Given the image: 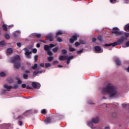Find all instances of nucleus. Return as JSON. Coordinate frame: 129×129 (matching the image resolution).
<instances>
[{"label": "nucleus", "mask_w": 129, "mask_h": 129, "mask_svg": "<svg viewBox=\"0 0 129 129\" xmlns=\"http://www.w3.org/2000/svg\"><path fill=\"white\" fill-rule=\"evenodd\" d=\"M102 90L103 94L108 95L109 97H115L116 94H117V92L116 90H115L114 86L111 84H109L107 85L106 87L103 88Z\"/></svg>", "instance_id": "obj_1"}, {"label": "nucleus", "mask_w": 129, "mask_h": 129, "mask_svg": "<svg viewBox=\"0 0 129 129\" xmlns=\"http://www.w3.org/2000/svg\"><path fill=\"white\" fill-rule=\"evenodd\" d=\"M21 57L19 55H16L13 57L11 59V62L14 63V68L15 69H19L21 68Z\"/></svg>", "instance_id": "obj_2"}, {"label": "nucleus", "mask_w": 129, "mask_h": 129, "mask_svg": "<svg viewBox=\"0 0 129 129\" xmlns=\"http://www.w3.org/2000/svg\"><path fill=\"white\" fill-rule=\"evenodd\" d=\"M124 40V37L121 36L120 39H117V42H113V43L106 44H105V46L108 47L109 46H112V47H115V46H117V45H120V44H122Z\"/></svg>", "instance_id": "obj_3"}, {"label": "nucleus", "mask_w": 129, "mask_h": 129, "mask_svg": "<svg viewBox=\"0 0 129 129\" xmlns=\"http://www.w3.org/2000/svg\"><path fill=\"white\" fill-rule=\"evenodd\" d=\"M57 45V44H50L49 45H45L44 46V49L45 51H46L47 52V55L49 56H52L53 55V53H52V51H50V48H54L55 46Z\"/></svg>", "instance_id": "obj_4"}, {"label": "nucleus", "mask_w": 129, "mask_h": 129, "mask_svg": "<svg viewBox=\"0 0 129 129\" xmlns=\"http://www.w3.org/2000/svg\"><path fill=\"white\" fill-rule=\"evenodd\" d=\"M99 120L98 116L94 117L92 119L91 121L88 122L87 125H89V126H90L92 128L93 123H98V122H99Z\"/></svg>", "instance_id": "obj_5"}, {"label": "nucleus", "mask_w": 129, "mask_h": 129, "mask_svg": "<svg viewBox=\"0 0 129 129\" xmlns=\"http://www.w3.org/2000/svg\"><path fill=\"white\" fill-rule=\"evenodd\" d=\"M112 33L114 34L115 35H116V36H122V37H124L125 39H126V38H128L129 37L128 33H123L122 32L114 31H112Z\"/></svg>", "instance_id": "obj_6"}, {"label": "nucleus", "mask_w": 129, "mask_h": 129, "mask_svg": "<svg viewBox=\"0 0 129 129\" xmlns=\"http://www.w3.org/2000/svg\"><path fill=\"white\" fill-rule=\"evenodd\" d=\"M25 50V55L26 56L27 59H31V55L30 54H32V51H29V49L27 48H24Z\"/></svg>", "instance_id": "obj_7"}, {"label": "nucleus", "mask_w": 129, "mask_h": 129, "mask_svg": "<svg viewBox=\"0 0 129 129\" xmlns=\"http://www.w3.org/2000/svg\"><path fill=\"white\" fill-rule=\"evenodd\" d=\"M79 37V35L75 34L72 36V38L70 39V42L71 44H73L75 41H77V38Z\"/></svg>", "instance_id": "obj_8"}, {"label": "nucleus", "mask_w": 129, "mask_h": 129, "mask_svg": "<svg viewBox=\"0 0 129 129\" xmlns=\"http://www.w3.org/2000/svg\"><path fill=\"white\" fill-rule=\"evenodd\" d=\"M32 86L33 88H35L36 89H39L40 87H41V84L37 82H32Z\"/></svg>", "instance_id": "obj_9"}, {"label": "nucleus", "mask_w": 129, "mask_h": 129, "mask_svg": "<svg viewBox=\"0 0 129 129\" xmlns=\"http://www.w3.org/2000/svg\"><path fill=\"white\" fill-rule=\"evenodd\" d=\"M95 51L96 52H99V53H102L103 52V50L101 49V47L98 46L95 47Z\"/></svg>", "instance_id": "obj_10"}, {"label": "nucleus", "mask_w": 129, "mask_h": 129, "mask_svg": "<svg viewBox=\"0 0 129 129\" xmlns=\"http://www.w3.org/2000/svg\"><path fill=\"white\" fill-rule=\"evenodd\" d=\"M68 56L67 55H61L59 57V60L60 61H63L64 60H66L67 59H68Z\"/></svg>", "instance_id": "obj_11"}, {"label": "nucleus", "mask_w": 129, "mask_h": 129, "mask_svg": "<svg viewBox=\"0 0 129 129\" xmlns=\"http://www.w3.org/2000/svg\"><path fill=\"white\" fill-rule=\"evenodd\" d=\"M4 88H5V89H7L8 91H11V90L12 89V88H13V86L5 85H4Z\"/></svg>", "instance_id": "obj_12"}, {"label": "nucleus", "mask_w": 129, "mask_h": 129, "mask_svg": "<svg viewBox=\"0 0 129 129\" xmlns=\"http://www.w3.org/2000/svg\"><path fill=\"white\" fill-rule=\"evenodd\" d=\"M48 39L50 41L52 42L54 41V37L52 36V34H50L48 35Z\"/></svg>", "instance_id": "obj_13"}, {"label": "nucleus", "mask_w": 129, "mask_h": 129, "mask_svg": "<svg viewBox=\"0 0 129 129\" xmlns=\"http://www.w3.org/2000/svg\"><path fill=\"white\" fill-rule=\"evenodd\" d=\"M61 35H63V32L61 30L58 31L56 33V38H57L58 36H61Z\"/></svg>", "instance_id": "obj_14"}, {"label": "nucleus", "mask_w": 129, "mask_h": 129, "mask_svg": "<svg viewBox=\"0 0 129 129\" xmlns=\"http://www.w3.org/2000/svg\"><path fill=\"white\" fill-rule=\"evenodd\" d=\"M74 56H69L68 57V59H67L66 60H67V64H69V63H70V60H72V59H73Z\"/></svg>", "instance_id": "obj_15"}, {"label": "nucleus", "mask_w": 129, "mask_h": 129, "mask_svg": "<svg viewBox=\"0 0 129 129\" xmlns=\"http://www.w3.org/2000/svg\"><path fill=\"white\" fill-rule=\"evenodd\" d=\"M7 51L8 54H13V49L11 48H8Z\"/></svg>", "instance_id": "obj_16"}, {"label": "nucleus", "mask_w": 129, "mask_h": 129, "mask_svg": "<svg viewBox=\"0 0 129 129\" xmlns=\"http://www.w3.org/2000/svg\"><path fill=\"white\" fill-rule=\"evenodd\" d=\"M124 30L126 31V32L129 31V24H127L124 27Z\"/></svg>", "instance_id": "obj_17"}, {"label": "nucleus", "mask_w": 129, "mask_h": 129, "mask_svg": "<svg viewBox=\"0 0 129 129\" xmlns=\"http://www.w3.org/2000/svg\"><path fill=\"white\" fill-rule=\"evenodd\" d=\"M44 121L45 123H50L51 122V119L50 118H46Z\"/></svg>", "instance_id": "obj_18"}, {"label": "nucleus", "mask_w": 129, "mask_h": 129, "mask_svg": "<svg viewBox=\"0 0 129 129\" xmlns=\"http://www.w3.org/2000/svg\"><path fill=\"white\" fill-rule=\"evenodd\" d=\"M115 62H116V64L118 66L120 65V64L121 63V62L119 61V59H118V58H116L115 59Z\"/></svg>", "instance_id": "obj_19"}, {"label": "nucleus", "mask_w": 129, "mask_h": 129, "mask_svg": "<svg viewBox=\"0 0 129 129\" xmlns=\"http://www.w3.org/2000/svg\"><path fill=\"white\" fill-rule=\"evenodd\" d=\"M53 59H54V57L53 56H49L47 57V60L48 62H51V61H53Z\"/></svg>", "instance_id": "obj_20"}, {"label": "nucleus", "mask_w": 129, "mask_h": 129, "mask_svg": "<svg viewBox=\"0 0 129 129\" xmlns=\"http://www.w3.org/2000/svg\"><path fill=\"white\" fill-rule=\"evenodd\" d=\"M2 27L4 31H8V27L6 24H4Z\"/></svg>", "instance_id": "obj_21"}, {"label": "nucleus", "mask_w": 129, "mask_h": 129, "mask_svg": "<svg viewBox=\"0 0 129 129\" xmlns=\"http://www.w3.org/2000/svg\"><path fill=\"white\" fill-rule=\"evenodd\" d=\"M58 49H59V47H56L55 48H53L52 51H53V52H54V53H56V52H57V51H58Z\"/></svg>", "instance_id": "obj_22"}, {"label": "nucleus", "mask_w": 129, "mask_h": 129, "mask_svg": "<svg viewBox=\"0 0 129 129\" xmlns=\"http://www.w3.org/2000/svg\"><path fill=\"white\" fill-rule=\"evenodd\" d=\"M34 36H35V37H37V38H41L40 34L34 33Z\"/></svg>", "instance_id": "obj_23"}, {"label": "nucleus", "mask_w": 129, "mask_h": 129, "mask_svg": "<svg viewBox=\"0 0 129 129\" xmlns=\"http://www.w3.org/2000/svg\"><path fill=\"white\" fill-rule=\"evenodd\" d=\"M0 76L1 77H5V76H6V73L4 72H1L0 73Z\"/></svg>", "instance_id": "obj_24"}, {"label": "nucleus", "mask_w": 129, "mask_h": 129, "mask_svg": "<svg viewBox=\"0 0 129 129\" xmlns=\"http://www.w3.org/2000/svg\"><path fill=\"white\" fill-rule=\"evenodd\" d=\"M49 67H51V63H45V68H48Z\"/></svg>", "instance_id": "obj_25"}, {"label": "nucleus", "mask_w": 129, "mask_h": 129, "mask_svg": "<svg viewBox=\"0 0 129 129\" xmlns=\"http://www.w3.org/2000/svg\"><path fill=\"white\" fill-rule=\"evenodd\" d=\"M69 51L70 52H73L74 51H75V49L73 48L72 47L70 46L69 47Z\"/></svg>", "instance_id": "obj_26"}, {"label": "nucleus", "mask_w": 129, "mask_h": 129, "mask_svg": "<svg viewBox=\"0 0 129 129\" xmlns=\"http://www.w3.org/2000/svg\"><path fill=\"white\" fill-rule=\"evenodd\" d=\"M22 77L24 79H28V75L23 74Z\"/></svg>", "instance_id": "obj_27"}, {"label": "nucleus", "mask_w": 129, "mask_h": 129, "mask_svg": "<svg viewBox=\"0 0 129 129\" xmlns=\"http://www.w3.org/2000/svg\"><path fill=\"white\" fill-rule=\"evenodd\" d=\"M56 40L57 41V42H58L59 43H60V42H62V38H60V37H57L56 38Z\"/></svg>", "instance_id": "obj_28"}, {"label": "nucleus", "mask_w": 129, "mask_h": 129, "mask_svg": "<svg viewBox=\"0 0 129 129\" xmlns=\"http://www.w3.org/2000/svg\"><path fill=\"white\" fill-rule=\"evenodd\" d=\"M5 38H6L7 40L10 39V35L9 34H5Z\"/></svg>", "instance_id": "obj_29"}, {"label": "nucleus", "mask_w": 129, "mask_h": 129, "mask_svg": "<svg viewBox=\"0 0 129 129\" xmlns=\"http://www.w3.org/2000/svg\"><path fill=\"white\" fill-rule=\"evenodd\" d=\"M38 67V64L37 63L34 64V66L32 67V69H36Z\"/></svg>", "instance_id": "obj_30"}, {"label": "nucleus", "mask_w": 129, "mask_h": 129, "mask_svg": "<svg viewBox=\"0 0 129 129\" xmlns=\"http://www.w3.org/2000/svg\"><path fill=\"white\" fill-rule=\"evenodd\" d=\"M38 55H35L34 56V61L35 62H37L38 61Z\"/></svg>", "instance_id": "obj_31"}, {"label": "nucleus", "mask_w": 129, "mask_h": 129, "mask_svg": "<svg viewBox=\"0 0 129 129\" xmlns=\"http://www.w3.org/2000/svg\"><path fill=\"white\" fill-rule=\"evenodd\" d=\"M80 43H79V42H75V46L76 47H78V46H80Z\"/></svg>", "instance_id": "obj_32"}, {"label": "nucleus", "mask_w": 129, "mask_h": 129, "mask_svg": "<svg viewBox=\"0 0 129 129\" xmlns=\"http://www.w3.org/2000/svg\"><path fill=\"white\" fill-rule=\"evenodd\" d=\"M61 52H62V54H67V50H66V49H62L61 50Z\"/></svg>", "instance_id": "obj_33"}, {"label": "nucleus", "mask_w": 129, "mask_h": 129, "mask_svg": "<svg viewBox=\"0 0 129 129\" xmlns=\"http://www.w3.org/2000/svg\"><path fill=\"white\" fill-rule=\"evenodd\" d=\"M6 44V42H5V41H2L1 42H0V45H1L2 46L5 45Z\"/></svg>", "instance_id": "obj_34"}, {"label": "nucleus", "mask_w": 129, "mask_h": 129, "mask_svg": "<svg viewBox=\"0 0 129 129\" xmlns=\"http://www.w3.org/2000/svg\"><path fill=\"white\" fill-rule=\"evenodd\" d=\"M98 41H100V42H102V37H101V36H99L98 37Z\"/></svg>", "instance_id": "obj_35"}, {"label": "nucleus", "mask_w": 129, "mask_h": 129, "mask_svg": "<svg viewBox=\"0 0 129 129\" xmlns=\"http://www.w3.org/2000/svg\"><path fill=\"white\" fill-rule=\"evenodd\" d=\"M82 52H83V50L81 49L80 50L77 51V54H81V53H82Z\"/></svg>", "instance_id": "obj_36"}, {"label": "nucleus", "mask_w": 129, "mask_h": 129, "mask_svg": "<svg viewBox=\"0 0 129 129\" xmlns=\"http://www.w3.org/2000/svg\"><path fill=\"white\" fill-rule=\"evenodd\" d=\"M41 113L45 114V113H46V109H42L41 110Z\"/></svg>", "instance_id": "obj_37"}, {"label": "nucleus", "mask_w": 129, "mask_h": 129, "mask_svg": "<svg viewBox=\"0 0 129 129\" xmlns=\"http://www.w3.org/2000/svg\"><path fill=\"white\" fill-rule=\"evenodd\" d=\"M32 52L33 53H34V54H36V53H37V49L34 48L32 50Z\"/></svg>", "instance_id": "obj_38"}, {"label": "nucleus", "mask_w": 129, "mask_h": 129, "mask_svg": "<svg viewBox=\"0 0 129 129\" xmlns=\"http://www.w3.org/2000/svg\"><path fill=\"white\" fill-rule=\"evenodd\" d=\"M24 118V116H19L17 117V119H23Z\"/></svg>", "instance_id": "obj_39"}, {"label": "nucleus", "mask_w": 129, "mask_h": 129, "mask_svg": "<svg viewBox=\"0 0 129 129\" xmlns=\"http://www.w3.org/2000/svg\"><path fill=\"white\" fill-rule=\"evenodd\" d=\"M18 87H19V85H15L14 87H13V88H14V89H17V88H18Z\"/></svg>", "instance_id": "obj_40"}, {"label": "nucleus", "mask_w": 129, "mask_h": 129, "mask_svg": "<svg viewBox=\"0 0 129 129\" xmlns=\"http://www.w3.org/2000/svg\"><path fill=\"white\" fill-rule=\"evenodd\" d=\"M26 88H27V89H33V87H31L30 86H27L26 87Z\"/></svg>", "instance_id": "obj_41"}, {"label": "nucleus", "mask_w": 129, "mask_h": 129, "mask_svg": "<svg viewBox=\"0 0 129 129\" xmlns=\"http://www.w3.org/2000/svg\"><path fill=\"white\" fill-rule=\"evenodd\" d=\"M115 2H116V0H110V2L111 4H114L115 3Z\"/></svg>", "instance_id": "obj_42"}, {"label": "nucleus", "mask_w": 129, "mask_h": 129, "mask_svg": "<svg viewBox=\"0 0 129 129\" xmlns=\"http://www.w3.org/2000/svg\"><path fill=\"white\" fill-rule=\"evenodd\" d=\"M26 87H27V85H26L25 84H23L22 85V88H26Z\"/></svg>", "instance_id": "obj_43"}, {"label": "nucleus", "mask_w": 129, "mask_h": 129, "mask_svg": "<svg viewBox=\"0 0 129 129\" xmlns=\"http://www.w3.org/2000/svg\"><path fill=\"white\" fill-rule=\"evenodd\" d=\"M18 124H19V125H20V126L22 125H23V122H22L21 121H19V123H18Z\"/></svg>", "instance_id": "obj_44"}, {"label": "nucleus", "mask_w": 129, "mask_h": 129, "mask_svg": "<svg viewBox=\"0 0 129 129\" xmlns=\"http://www.w3.org/2000/svg\"><path fill=\"white\" fill-rule=\"evenodd\" d=\"M58 63H59V61H58L57 60H55V61H53V64H58Z\"/></svg>", "instance_id": "obj_45"}, {"label": "nucleus", "mask_w": 129, "mask_h": 129, "mask_svg": "<svg viewBox=\"0 0 129 129\" xmlns=\"http://www.w3.org/2000/svg\"><path fill=\"white\" fill-rule=\"evenodd\" d=\"M80 44H82V45L85 44V42L83 41V40L80 41Z\"/></svg>", "instance_id": "obj_46"}, {"label": "nucleus", "mask_w": 129, "mask_h": 129, "mask_svg": "<svg viewBox=\"0 0 129 129\" xmlns=\"http://www.w3.org/2000/svg\"><path fill=\"white\" fill-rule=\"evenodd\" d=\"M13 37H14V38H16V37H17V34L16 33H14L12 34Z\"/></svg>", "instance_id": "obj_47"}, {"label": "nucleus", "mask_w": 129, "mask_h": 129, "mask_svg": "<svg viewBox=\"0 0 129 129\" xmlns=\"http://www.w3.org/2000/svg\"><path fill=\"white\" fill-rule=\"evenodd\" d=\"M125 45L126 47H129V41L126 42Z\"/></svg>", "instance_id": "obj_48"}, {"label": "nucleus", "mask_w": 129, "mask_h": 129, "mask_svg": "<svg viewBox=\"0 0 129 129\" xmlns=\"http://www.w3.org/2000/svg\"><path fill=\"white\" fill-rule=\"evenodd\" d=\"M40 66H41V67H44V66H45V64H44V63H40Z\"/></svg>", "instance_id": "obj_49"}, {"label": "nucleus", "mask_w": 129, "mask_h": 129, "mask_svg": "<svg viewBox=\"0 0 129 129\" xmlns=\"http://www.w3.org/2000/svg\"><path fill=\"white\" fill-rule=\"evenodd\" d=\"M113 30H114V31H118V28H117V27L113 28Z\"/></svg>", "instance_id": "obj_50"}, {"label": "nucleus", "mask_w": 129, "mask_h": 129, "mask_svg": "<svg viewBox=\"0 0 129 129\" xmlns=\"http://www.w3.org/2000/svg\"><path fill=\"white\" fill-rule=\"evenodd\" d=\"M122 107H126V104H122Z\"/></svg>", "instance_id": "obj_51"}, {"label": "nucleus", "mask_w": 129, "mask_h": 129, "mask_svg": "<svg viewBox=\"0 0 129 129\" xmlns=\"http://www.w3.org/2000/svg\"><path fill=\"white\" fill-rule=\"evenodd\" d=\"M18 84H22V81L18 80Z\"/></svg>", "instance_id": "obj_52"}, {"label": "nucleus", "mask_w": 129, "mask_h": 129, "mask_svg": "<svg viewBox=\"0 0 129 129\" xmlns=\"http://www.w3.org/2000/svg\"><path fill=\"white\" fill-rule=\"evenodd\" d=\"M36 47H37V48H40V44L37 43L36 45Z\"/></svg>", "instance_id": "obj_53"}, {"label": "nucleus", "mask_w": 129, "mask_h": 129, "mask_svg": "<svg viewBox=\"0 0 129 129\" xmlns=\"http://www.w3.org/2000/svg\"><path fill=\"white\" fill-rule=\"evenodd\" d=\"M17 45L18 47H21V43H17Z\"/></svg>", "instance_id": "obj_54"}, {"label": "nucleus", "mask_w": 129, "mask_h": 129, "mask_svg": "<svg viewBox=\"0 0 129 129\" xmlns=\"http://www.w3.org/2000/svg\"><path fill=\"white\" fill-rule=\"evenodd\" d=\"M95 41H96V39L95 38L92 39V42H95Z\"/></svg>", "instance_id": "obj_55"}, {"label": "nucleus", "mask_w": 129, "mask_h": 129, "mask_svg": "<svg viewBox=\"0 0 129 129\" xmlns=\"http://www.w3.org/2000/svg\"><path fill=\"white\" fill-rule=\"evenodd\" d=\"M38 73H39V72H34L33 75H36V74H38Z\"/></svg>", "instance_id": "obj_56"}, {"label": "nucleus", "mask_w": 129, "mask_h": 129, "mask_svg": "<svg viewBox=\"0 0 129 129\" xmlns=\"http://www.w3.org/2000/svg\"><path fill=\"white\" fill-rule=\"evenodd\" d=\"M88 103L89 104H92V102L91 101H89L88 102Z\"/></svg>", "instance_id": "obj_57"}, {"label": "nucleus", "mask_w": 129, "mask_h": 129, "mask_svg": "<svg viewBox=\"0 0 129 129\" xmlns=\"http://www.w3.org/2000/svg\"><path fill=\"white\" fill-rule=\"evenodd\" d=\"M25 73L26 74H28L30 73V71H25Z\"/></svg>", "instance_id": "obj_58"}, {"label": "nucleus", "mask_w": 129, "mask_h": 129, "mask_svg": "<svg viewBox=\"0 0 129 129\" xmlns=\"http://www.w3.org/2000/svg\"><path fill=\"white\" fill-rule=\"evenodd\" d=\"M10 28H13L14 27V25H11L9 26Z\"/></svg>", "instance_id": "obj_59"}, {"label": "nucleus", "mask_w": 129, "mask_h": 129, "mask_svg": "<svg viewBox=\"0 0 129 129\" xmlns=\"http://www.w3.org/2000/svg\"><path fill=\"white\" fill-rule=\"evenodd\" d=\"M27 112H28V111H27L26 112H25L24 113V115H28V114H26V113H27Z\"/></svg>", "instance_id": "obj_60"}, {"label": "nucleus", "mask_w": 129, "mask_h": 129, "mask_svg": "<svg viewBox=\"0 0 129 129\" xmlns=\"http://www.w3.org/2000/svg\"><path fill=\"white\" fill-rule=\"evenodd\" d=\"M105 129H110V128L109 126L105 127Z\"/></svg>", "instance_id": "obj_61"}, {"label": "nucleus", "mask_w": 129, "mask_h": 129, "mask_svg": "<svg viewBox=\"0 0 129 129\" xmlns=\"http://www.w3.org/2000/svg\"><path fill=\"white\" fill-rule=\"evenodd\" d=\"M126 4H129V0H126Z\"/></svg>", "instance_id": "obj_62"}, {"label": "nucleus", "mask_w": 129, "mask_h": 129, "mask_svg": "<svg viewBox=\"0 0 129 129\" xmlns=\"http://www.w3.org/2000/svg\"><path fill=\"white\" fill-rule=\"evenodd\" d=\"M58 67H59V68H61V67H63V66H62L61 65H58Z\"/></svg>", "instance_id": "obj_63"}, {"label": "nucleus", "mask_w": 129, "mask_h": 129, "mask_svg": "<svg viewBox=\"0 0 129 129\" xmlns=\"http://www.w3.org/2000/svg\"><path fill=\"white\" fill-rule=\"evenodd\" d=\"M127 72H129V67L128 68L126 69Z\"/></svg>", "instance_id": "obj_64"}]
</instances>
